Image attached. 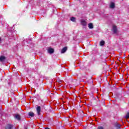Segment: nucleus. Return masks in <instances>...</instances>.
<instances>
[{
  "instance_id": "f257e3e1",
  "label": "nucleus",
  "mask_w": 129,
  "mask_h": 129,
  "mask_svg": "<svg viewBox=\"0 0 129 129\" xmlns=\"http://www.w3.org/2000/svg\"><path fill=\"white\" fill-rule=\"evenodd\" d=\"M36 110L38 115H40L41 114V107L39 106H37V107L36 108Z\"/></svg>"
},
{
  "instance_id": "f03ea898",
  "label": "nucleus",
  "mask_w": 129,
  "mask_h": 129,
  "mask_svg": "<svg viewBox=\"0 0 129 129\" xmlns=\"http://www.w3.org/2000/svg\"><path fill=\"white\" fill-rule=\"evenodd\" d=\"M112 29H113L114 33L116 34L117 32V29L116 28V26L115 25H113Z\"/></svg>"
},
{
  "instance_id": "7ed1b4c3",
  "label": "nucleus",
  "mask_w": 129,
  "mask_h": 129,
  "mask_svg": "<svg viewBox=\"0 0 129 129\" xmlns=\"http://www.w3.org/2000/svg\"><path fill=\"white\" fill-rule=\"evenodd\" d=\"M17 120H21V116L19 114H16L14 116Z\"/></svg>"
},
{
  "instance_id": "20e7f679",
  "label": "nucleus",
  "mask_w": 129,
  "mask_h": 129,
  "mask_svg": "<svg viewBox=\"0 0 129 129\" xmlns=\"http://www.w3.org/2000/svg\"><path fill=\"white\" fill-rule=\"evenodd\" d=\"M48 52L50 54H52V53H54V49L53 48H49L48 49Z\"/></svg>"
},
{
  "instance_id": "39448f33",
  "label": "nucleus",
  "mask_w": 129,
  "mask_h": 129,
  "mask_svg": "<svg viewBox=\"0 0 129 129\" xmlns=\"http://www.w3.org/2000/svg\"><path fill=\"white\" fill-rule=\"evenodd\" d=\"M6 59V57L4 56H0V61L1 62H4Z\"/></svg>"
},
{
  "instance_id": "423d86ee",
  "label": "nucleus",
  "mask_w": 129,
  "mask_h": 129,
  "mask_svg": "<svg viewBox=\"0 0 129 129\" xmlns=\"http://www.w3.org/2000/svg\"><path fill=\"white\" fill-rule=\"evenodd\" d=\"M66 51H67V47H64L61 51V53L62 54H63V53H65V52H66Z\"/></svg>"
},
{
  "instance_id": "0eeeda50",
  "label": "nucleus",
  "mask_w": 129,
  "mask_h": 129,
  "mask_svg": "<svg viewBox=\"0 0 129 129\" xmlns=\"http://www.w3.org/2000/svg\"><path fill=\"white\" fill-rule=\"evenodd\" d=\"M13 125L11 124H8L6 127V129H12Z\"/></svg>"
},
{
  "instance_id": "6e6552de",
  "label": "nucleus",
  "mask_w": 129,
  "mask_h": 129,
  "mask_svg": "<svg viewBox=\"0 0 129 129\" xmlns=\"http://www.w3.org/2000/svg\"><path fill=\"white\" fill-rule=\"evenodd\" d=\"M88 28L89 29H93V24L92 23H89L88 24Z\"/></svg>"
},
{
  "instance_id": "1a4fd4ad",
  "label": "nucleus",
  "mask_w": 129,
  "mask_h": 129,
  "mask_svg": "<svg viewBox=\"0 0 129 129\" xmlns=\"http://www.w3.org/2000/svg\"><path fill=\"white\" fill-rule=\"evenodd\" d=\"M115 6H114V3H111L110 4V8L111 9H113L114 8Z\"/></svg>"
},
{
  "instance_id": "9d476101",
  "label": "nucleus",
  "mask_w": 129,
  "mask_h": 129,
  "mask_svg": "<svg viewBox=\"0 0 129 129\" xmlns=\"http://www.w3.org/2000/svg\"><path fill=\"white\" fill-rule=\"evenodd\" d=\"M81 24L83 26H86V21L85 20H82Z\"/></svg>"
},
{
  "instance_id": "9b49d317",
  "label": "nucleus",
  "mask_w": 129,
  "mask_h": 129,
  "mask_svg": "<svg viewBox=\"0 0 129 129\" xmlns=\"http://www.w3.org/2000/svg\"><path fill=\"white\" fill-rule=\"evenodd\" d=\"M29 116H34L35 115V114H34V113L33 112H30L29 113H28Z\"/></svg>"
},
{
  "instance_id": "f8f14e48",
  "label": "nucleus",
  "mask_w": 129,
  "mask_h": 129,
  "mask_svg": "<svg viewBox=\"0 0 129 129\" xmlns=\"http://www.w3.org/2000/svg\"><path fill=\"white\" fill-rule=\"evenodd\" d=\"M104 44H105V42H104V41L102 40L100 43V45L101 46H103V45H104Z\"/></svg>"
},
{
  "instance_id": "ddd939ff",
  "label": "nucleus",
  "mask_w": 129,
  "mask_h": 129,
  "mask_svg": "<svg viewBox=\"0 0 129 129\" xmlns=\"http://www.w3.org/2000/svg\"><path fill=\"white\" fill-rule=\"evenodd\" d=\"M71 21L72 22H75V21H76V19L75 17H72L71 18Z\"/></svg>"
},
{
  "instance_id": "4468645a",
  "label": "nucleus",
  "mask_w": 129,
  "mask_h": 129,
  "mask_svg": "<svg viewBox=\"0 0 129 129\" xmlns=\"http://www.w3.org/2000/svg\"><path fill=\"white\" fill-rule=\"evenodd\" d=\"M126 118H129V112L127 113L125 115Z\"/></svg>"
},
{
  "instance_id": "2eb2a0df",
  "label": "nucleus",
  "mask_w": 129,
  "mask_h": 129,
  "mask_svg": "<svg viewBox=\"0 0 129 129\" xmlns=\"http://www.w3.org/2000/svg\"><path fill=\"white\" fill-rule=\"evenodd\" d=\"M98 129H103V127L100 126L98 127Z\"/></svg>"
},
{
  "instance_id": "dca6fc26",
  "label": "nucleus",
  "mask_w": 129,
  "mask_h": 129,
  "mask_svg": "<svg viewBox=\"0 0 129 129\" xmlns=\"http://www.w3.org/2000/svg\"><path fill=\"white\" fill-rule=\"evenodd\" d=\"M1 41H2V39H1V37H0V42H1Z\"/></svg>"
},
{
  "instance_id": "f3484780",
  "label": "nucleus",
  "mask_w": 129,
  "mask_h": 129,
  "mask_svg": "<svg viewBox=\"0 0 129 129\" xmlns=\"http://www.w3.org/2000/svg\"><path fill=\"white\" fill-rule=\"evenodd\" d=\"M45 129H50V128H45Z\"/></svg>"
}]
</instances>
